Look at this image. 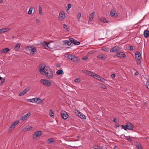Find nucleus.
I'll list each match as a JSON object with an SVG mask.
<instances>
[{"label":"nucleus","instance_id":"5701e85b","mask_svg":"<svg viewBox=\"0 0 149 149\" xmlns=\"http://www.w3.org/2000/svg\"><path fill=\"white\" fill-rule=\"evenodd\" d=\"M20 45L19 43H18L16 44V45L15 46L14 49L16 51H18L20 48Z\"/></svg>","mask_w":149,"mask_h":149},{"label":"nucleus","instance_id":"f03ea898","mask_svg":"<svg viewBox=\"0 0 149 149\" xmlns=\"http://www.w3.org/2000/svg\"><path fill=\"white\" fill-rule=\"evenodd\" d=\"M40 82L42 84L47 87H49L52 85L51 82L49 80L45 79H41Z\"/></svg>","mask_w":149,"mask_h":149},{"label":"nucleus","instance_id":"473e14b6","mask_svg":"<svg viewBox=\"0 0 149 149\" xmlns=\"http://www.w3.org/2000/svg\"><path fill=\"white\" fill-rule=\"evenodd\" d=\"M63 72V71L62 70H59L57 71L56 73L58 75H61Z\"/></svg>","mask_w":149,"mask_h":149},{"label":"nucleus","instance_id":"7ed1b4c3","mask_svg":"<svg viewBox=\"0 0 149 149\" xmlns=\"http://www.w3.org/2000/svg\"><path fill=\"white\" fill-rule=\"evenodd\" d=\"M135 57L136 60L137 64L140 65L141 63L142 57L140 52H137L135 54Z\"/></svg>","mask_w":149,"mask_h":149},{"label":"nucleus","instance_id":"bf43d9fd","mask_svg":"<svg viewBox=\"0 0 149 149\" xmlns=\"http://www.w3.org/2000/svg\"><path fill=\"white\" fill-rule=\"evenodd\" d=\"M133 49V47L132 46H131V50Z\"/></svg>","mask_w":149,"mask_h":149},{"label":"nucleus","instance_id":"864d4df0","mask_svg":"<svg viewBox=\"0 0 149 149\" xmlns=\"http://www.w3.org/2000/svg\"><path fill=\"white\" fill-rule=\"evenodd\" d=\"M102 17L99 19V22H102Z\"/></svg>","mask_w":149,"mask_h":149},{"label":"nucleus","instance_id":"79ce46f5","mask_svg":"<svg viewBox=\"0 0 149 149\" xmlns=\"http://www.w3.org/2000/svg\"><path fill=\"white\" fill-rule=\"evenodd\" d=\"M81 80L80 78H78L75 79L74 81L75 82L79 83L81 81Z\"/></svg>","mask_w":149,"mask_h":149},{"label":"nucleus","instance_id":"1a4fd4ad","mask_svg":"<svg viewBox=\"0 0 149 149\" xmlns=\"http://www.w3.org/2000/svg\"><path fill=\"white\" fill-rule=\"evenodd\" d=\"M19 121L18 120H17L14 122L10 125L9 128V131H12L15 127L16 125L17 124Z\"/></svg>","mask_w":149,"mask_h":149},{"label":"nucleus","instance_id":"2f4dec72","mask_svg":"<svg viewBox=\"0 0 149 149\" xmlns=\"http://www.w3.org/2000/svg\"><path fill=\"white\" fill-rule=\"evenodd\" d=\"M72 60L74 62H77L79 60V58L77 57L74 56Z\"/></svg>","mask_w":149,"mask_h":149},{"label":"nucleus","instance_id":"ea45409f","mask_svg":"<svg viewBox=\"0 0 149 149\" xmlns=\"http://www.w3.org/2000/svg\"><path fill=\"white\" fill-rule=\"evenodd\" d=\"M33 9V8L32 7H31L28 11V13L30 15L32 14V10Z\"/></svg>","mask_w":149,"mask_h":149},{"label":"nucleus","instance_id":"f8f14e48","mask_svg":"<svg viewBox=\"0 0 149 149\" xmlns=\"http://www.w3.org/2000/svg\"><path fill=\"white\" fill-rule=\"evenodd\" d=\"M110 15L111 17H113L114 18L117 17L118 16V13H116L115 9H113L111 10Z\"/></svg>","mask_w":149,"mask_h":149},{"label":"nucleus","instance_id":"f257e3e1","mask_svg":"<svg viewBox=\"0 0 149 149\" xmlns=\"http://www.w3.org/2000/svg\"><path fill=\"white\" fill-rule=\"evenodd\" d=\"M39 70L42 75H45L48 79H52L53 77V72L48 66H46L45 64L39 65Z\"/></svg>","mask_w":149,"mask_h":149},{"label":"nucleus","instance_id":"0eeeda50","mask_svg":"<svg viewBox=\"0 0 149 149\" xmlns=\"http://www.w3.org/2000/svg\"><path fill=\"white\" fill-rule=\"evenodd\" d=\"M31 114V112H29L27 114L22 116H21L20 117V119L22 121H24L26 120L30 116Z\"/></svg>","mask_w":149,"mask_h":149},{"label":"nucleus","instance_id":"412c9836","mask_svg":"<svg viewBox=\"0 0 149 149\" xmlns=\"http://www.w3.org/2000/svg\"><path fill=\"white\" fill-rule=\"evenodd\" d=\"M143 35L146 38L149 37V31L148 29H146L144 32Z\"/></svg>","mask_w":149,"mask_h":149},{"label":"nucleus","instance_id":"6e6552de","mask_svg":"<svg viewBox=\"0 0 149 149\" xmlns=\"http://www.w3.org/2000/svg\"><path fill=\"white\" fill-rule=\"evenodd\" d=\"M121 49V47L117 46L113 47L110 50L111 52H118Z\"/></svg>","mask_w":149,"mask_h":149},{"label":"nucleus","instance_id":"6ab92c4d","mask_svg":"<svg viewBox=\"0 0 149 149\" xmlns=\"http://www.w3.org/2000/svg\"><path fill=\"white\" fill-rule=\"evenodd\" d=\"M10 30L9 28H4L0 29V33H5Z\"/></svg>","mask_w":149,"mask_h":149},{"label":"nucleus","instance_id":"ddd939ff","mask_svg":"<svg viewBox=\"0 0 149 149\" xmlns=\"http://www.w3.org/2000/svg\"><path fill=\"white\" fill-rule=\"evenodd\" d=\"M61 115L62 118L65 120L68 117V115L67 113L64 111L61 112Z\"/></svg>","mask_w":149,"mask_h":149},{"label":"nucleus","instance_id":"0e129e2a","mask_svg":"<svg viewBox=\"0 0 149 149\" xmlns=\"http://www.w3.org/2000/svg\"><path fill=\"white\" fill-rule=\"evenodd\" d=\"M131 73H132V74H133V72H132Z\"/></svg>","mask_w":149,"mask_h":149},{"label":"nucleus","instance_id":"603ef678","mask_svg":"<svg viewBox=\"0 0 149 149\" xmlns=\"http://www.w3.org/2000/svg\"><path fill=\"white\" fill-rule=\"evenodd\" d=\"M111 77L113 78H114L116 77V74H112L111 75Z\"/></svg>","mask_w":149,"mask_h":149},{"label":"nucleus","instance_id":"58836bf2","mask_svg":"<svg viewBox=\"0 0 149 149\" xmlns=\"http://www.w3.org/2000/svg\"><path fill=\"white\" fill-rule=\"evenodd\" d=\"M74 55H72L70 54H68L67 56V58L68 59L72 60V58Z\"/></svg>","mask_w":149,"mask_h":149},{"label":"nucleus","instance_id":"69168bd1","mask_svg":"<svg viewBox=\"0 0 149 149\" xmlns=\"http://www.w3.org/2000/svg\"><path fill=\"white\" fill-rule=\"evenodd\" d=\"M129 48L130 49V47H129Z\"/></svg>","mask_w":149,"mask_h":149},{"label":"nucleus","instance_id":"e433bc0d","mask_svg":"<svg viewBox=\"0 0 149 149\" xmlns=\"http://www.w3.org/2000/svg\"><path fill=\"white\" fill-rule=\"evenodd\" d=\"M93 147L95 149H101L102 147L99 146H97V145H95L93 146Z\"/></svg>","mask_w":149,"mask_h":149},{"label":"nucleus","instance_id":"9d476101","mask_svg":"<svg viewBox=\"0 0 149 149\" xmlns=\"http://www.w3.org/2000/svg\"><path fill=\"white\" fill-rule=\"evenodd\" d=\"M65 17V13L63 11H61L60 12L58 18L59 20L63 21L64 20Z\"/></svg>","mask_w":149,"mask_h":149},{"label":"nucleus","instance_id":"72a5a7b5","mask_svg":"<svg viewBox=\"0 0 149 149\" xmlns=\"http://www.w3.org/2000/svg\"><path fill=\"white\" fill-rule=\"evenodd\" d=\"M38 11L40 15H42V8L40 6H39Z\"/></svg>","mask_w":149,"mask_h":149},{"label":"nucleus","instance_id":"a211bd4d","mask_svg":"<svg viewBox=\"0 0 149 149\" xmlns=\"http://www.w3.org/2000/svg\"><path fill=\"white\" fill-rule=\"evenodd\" d=\"M30 89L29 88H26L24 89L23 91L19 93V95L21 96L25 94L27 92L29 91Z\"/></svg>","mask_w":149,"mask_h":149},{"label":"nucleus","instance_id":"9b49d317","mask_svg":"<svg viewBox=\"0 0 149 149\" xmlns=\"http://www.w3.org/2000/svg\"><path fill=\"white\" fill-rule=\"evenodd\" d=\"M84 73L86 74H88L89 75L91 76L95 77V75H96L94 73L92 72L89 71L87 70H83L82 71Z\"/></svg>","mask_w":149,"mask_h":149},{"label":"nucleus","instance_id":"c85d7f7f","mask_svg":"<svg viewBox=\"0 0 149 149\" xmlns=\"http://www.w3.org/2000/svg\"><path fill=\"white\" fill-rule=\"evenodd\" d=\"M63 26L64 28L67 30V31H68L69 30L70 28L69 27L65 24H63Z\"/></svg>","mask_w":149,"mask_h":149},{"label":"nucleus","instance_id":"2eb2a0df","mask_svg":"<svg viewBox=\"0 0 149 149\" xmlns=\"http://www.w3.org/2000/svg\"><path fill=\"white\" fill-rule=\"evenodd\" d=\"M116 56L120 58H125L126 57L125 54L122 52H119L117 53Z\"/></svg>","mask_w":149,"mask_h":149},{"label":"nucleus","instance_id":"7c9ffc66","mask_svg":"<svg viewBox=\"0 0 149 149\" xmlns=\"http://www.w3.org/2000/svg\"><path fill=\"white\" fill-rule=\"evenodd\" d=\"M49 115L52 118L54 117V111H52V109H51L49 112Z\"/></svg>","mask_w":149,"mask_h":149},{"label":"nucleus","instance_id":"09e8293b","mask_svg":"<svg viewBox=\"0 0 149 149\" xmlns=\"http://www.w3.org/2000/svg\"><path fill=\"white\" fill-rule=\"evenodd\" d=\"M113 121L115 123H116L118 122V120L116 118H113Z\"/></svg>","mask_w":149,"mask_h":149},{"label":"nucleus","instance_id":"49530a36","mask_svg":"<svg viewBox=\"0 0 149 149\" xmlns=\"http://www.w3.org/2000/svg\"><path fill=\"white\" fill-rule=\"evenodd\" d=\"M88 58V57L87 56H86L83 57L82 59V60H85L87 59Z\"/></svg>","mask_w":149,"mask_h":149},{"label":"nucleus","instance_id":"a18cd8bd","mask_svg":"<svg viewBox=\"0 0 149 149\" xmlns=\"http://www.w3.org/2000/svg\"><path fill=\"white\" fill-rule=\"evenodd\" d=\"M33 128V127L31 126H29L27 127L26 128V131H29L31 130Z\"/></svg>","mask_w":149,"mask_h":149},{"label":"nucleus","instance_id":"338daca9","mask_svg":"<svg viewBox=\"0 0 149 149\" xmlns=\"http://www.w3.org/2000/svg\"><path fill=\"white\" fill-rule=\"evenodd\" d=\"M139 38V39H140V40H141V38Z\"/></svg>","mask_w":149,"mask_h":149},{"label":"nucleus","instance_id":"423d86ee","mask_svg":"<svg viewBox=\"0 0 149 149\" xmlns=\"http://www.w3.org/2000/svg\"><path fill=\"white\" fill-rule=\"evenodd\" d=\"M27 101L29 102L33 103L35 102L37 103H40L41 102V100L38 98H33L31 99H28Z\"/></svg>","mask_w":149,"mask_h":149},{"label":"nucleus","instance_id":"de8ad7c7","mask_svg":"<svg viewBox=\"0 0 149 149\" xmlns=\"http://www.w3.org/2000/svg\"><path fill=\"white\" fill-rule=\"evenodd\" d=\"M139 74V73L137 71H136V72L134 73V75L135 76H136L138 75Z\"/></svg>","mask_w":149,"mask_h":149},{"label":"nucleus","instance_id":"5fc2aeb1","mask_svg":"<svg viewBox=\"0 0 149 149\" xmlns=\"http://www.w3.org/2000/svg\"><path fill=\"white\" fill-rule=\"evenodd\" d=\"M133 125L131 124V130H133Z\"/></svg>","mask_w":149,"mask_h":149},{"label":"nucleus","instance_id":"a878e982","mask_svg":"<svg viewBox=\"0 0 149 149\" xmlns=\"http://www.w3.org/2000/svg\"><path fill=\"white\" fill-rule=\"evenodd\" d=\"M135 145L136 146L138 149H143L141 145L140 144V143H136L135 144Z\"/></svg>","mask_w":149,"mask_h":149},{"label":"nucleus","instance_id":"13d9d810","mask_svg":"<svg viewBox=\"0 0 149 149\" xmlns=\"http://www.w3.org/2000/svg\"><path fill=\"white\" fill-rule=\"evenodd\" d=\"M3 3V1L2 0H0V3Z\"/></svg>","mask_w":149,"mask_h":149},{"label":"nucleus","instance_id":"393cba45","mask_svg":"<svg viewBox=\"0 0 149 149\" xmlns=\"http://www.w3.org/2000/svg\"><path fill=\"white\" fill-rule=\"evenodd\" d=\"M97 57L98 58H100L101 59H103L104 60L106 59V57H105L104 56V54H99V55H98L97 56Z\"/></svg>","mask_w":149,"mask_h":149},{"label":"nucleus","instance_id":"c03bdc74","mask_svg":"<svg viewBox=\"0 0 149 149\" xmlns=\"http://www.w3.org/2000/svg\"><path fill=\"white\" fill-rule=\"evenodd\" d=\"M146 86L147 88L149 89V79H148L146 83Z\"/></svg>","mask_w":149,"mask_h":149},{"label":"nucleus","instance_id":"cd10ccee","mask_svg":"<svg viewBox=\"0 0 149 149\" xmlns=\"http://www.w3.org/2000/svg\"><path fill=\"white\" fill-rule=\"evenodd\" d=\"M64 42L65 44L67 45H70L72 44V42H71V41L70 40H65Z\"/></svg>","mask_w":149,"mask_h":149},{"label":"nucleus","instance_id":"8fccbe9b","mask_svg":"<svg viewBox=\"0 0 149 149\" xmlns=\"http://www.w3.org/2000/svg\"><path fill=\"white\" fill-rule=\"evenodd\" d=\"M4 81H5L4 79L1 80V84H2L4 82Z\"/></svg>","mask_w":149,"mask_h":149},{"label":"nucleus","instance_id":"37998d69","mask_svg":"<svg viewBox=\"0 0 149 149\" xmlns=\"http://www.w3.org/2000/svg\"><path fill=\"white\" fill-rule=\"evenodd\" d=\"M102 22L106 23H108V21L104 17L102 18Z\"/></svg>","mask_w":149,"mask_h":149},{"label":"nucleus","instance_id":"20e7f679","mask_svg":"<svg viewBox=\"0 0 149 149\" xmlns=\"http://www.w3.org/2000/svg\"><path fill=\"white\" fill-rule=\"evenodd\" d=\"M74 112L76 114L82 119L85 120L86 119V116L77 109H74Z\"/></svg>","mask_w":149,"mask_h":149},{"label":"nucleus","instance_id":"c756f323","mask_svg":"<svg viewBox=\"0 0 149 149\" xmlns=\"http://www.w3.org/2000/svg\"><path fill=\"white\" fill-rule=\"evenodd\" d=\"M54 140L52 138L49 139L47 140V143L49 144H50L54 142Z\"/></svg>","mask_w":149,"mask_h":149},{"label":"nucleus","instance_id":"bb28decb","mask_svg":"<svg viewBox=\"0 0 149 149\" xmlns=\"http://www.w3.org/2000/svg\"><path fill=\"white\" fill-rule=\"evenodd\" d=\"M122 129H124L125 130H126L127 129H128L130 130V128L128 126V125H127L126 126H125L123 125H122Z\"/></svg>","mask_w":149,"mask_h":149},{"label":"nucleus","instance_id":"052dcab7","mask_svg":"<svg viewBox=\"0 0 149 149\" xmlns=\"http://www.w3.org/2000/svg\"><path fill=\"white\" fill-rule=\"evenodd\" d=\"M1 79H2V77H0V80Z\"/></svg>","mask_w":149,"mask_h":149},{"label":"nucleus","instance_id":"a19ab883","mask_svg":"<svg viewBox=\"0 0 149 149\" xmlns=\"http://www.w3.org/2000/svg\"><path fill=\"white\" fill-rule=\"evenodd\" d=\"M81 13H79L77 15V19H78V20L79 21H80V17H81Z\"/></svg>","mask_w":149,"mask_h":149},{"label":"nucleus","instance_id":"3c124183","mask_svg":"<svg viewBox=\"0 0 149 149\" xmlns=\"http://www.w3.org/2000/svg\"><path fill=\"white\" fill-rule=\"evenodd\" d=\"M143 106L144 107H146L147 106V103L146 102H144L143 103Z\"/></svg>","mask_w":149,"mask_h":149},{"label":"nucleus","instance_id":"4c0bfd02","mask_svg":"<svg viewBox=\"0 0 149 149\" xmlns=\"http://www.w3.org/2000/svg\"><path fill=\"white\" fill-rule=\"evenodd\" d=\"M101 49L105 52H108L109 51L108 48L107 47H103L101 48Z\"/></svg>","mask_w":149,"mask_h":149},{"label":"nucleus","instance_id":"f3484780","mask_svg":"<svg viewBox=\"0 0 149 149\" xmlns=\"http://www.w3.org/2000/svg\"><path fill=\"white\" fill-rule=\"evenodd\" d=\"M94 78H97L98 80L103 82H104L106 81V79H104L103 78L100 76L99 75L97 74H96V75H95V77Z\"/></svg>","mask_w":149,"mask_h":149},{"label":"nucleus","instance_id":"b1692460","mask_svg":"<svg viewBox=\"0 0 149 149\" xmlns=\"http://www.w3.org/2000/svg\"><path fill=\"white\" fill-rule=\"evenodd\" d=\"M41 44L46 49H48V43L43 42L41 43Z\"/></svg>","mask_w":149,"mask_h":149},{"label":"nucleus","instance_id":"aec40b11","mask_svg":"<svg viewBox=\"0 0 149 149\" xmlns=\"http://www.w3.org/2000/svg\"><path fill=\"white\" fill-rule=\"evenodd\" d=\"M95 15V12L94 11L92 12L90 14L89 21L90 22H91L93 19V18Z\"/></svg>","mask_w":149,"mask_h":149},{"label":"nucleus","instance_id":"4468645a","mask_svg":"<svg viewBox=\"0 0 149 149\" xmlns=\"http://www.w3.org/2000/svg\"><path fill=\"white\" fill-rule=\"evenodd\" d=\"M69 40H70L72 43H73L75 45H79L80 44V42L73 38H69Z\"/></svg>","mask_w":149,"mask_h":149},{"label":"nucleus","instance_id":"39448f33","mask_svg":"<svg viewBox=\"0 0 149 149\" xmlns=\"http://www.w3.org/2000/svg\"><path fill=\"white\" fill-rule=\"evenodd\" d=\"M42 134L41 131L38 130L34 132L33 135V138L34 139H36L37 137L40 136Z\"/></svg>","mask_w":149,"mask_h":149},{"label":"nucleus","instance_id":"680f3d73","mask_svg":"<svg viewBox=\"0 0 149 149\" xmlns=\"http://www.w3.org/2000/svg\"><path fill=\"white\" fill-rule=\"evenodd\" d=\"M114 149H115V148H116V146H114Z\"/></svg>","mask_w":149,"mask_h":149},{"label":"nucleus","instance_id":"4be33fe9","mask_svg":"<svg viewBox=\"0 0 149 149\" xmlns=\"http://www.w3.org/2000/svg\"><path fill=\"white\" fill-rule=\"evenodd\" d=\"M9 51V49L8 48H5L3 50L0 51V53L2 54L3 53H6Z\"/></svg>","mask_w":149,"mask_h":149},{"label":"nucleus","instance_id":"e2e57ef3","mask_svg":"<svg viewBox=\"0 0 149 149\" xmlns=\"http://www.w3.org/2000/svg\"><path fill=\"white\" fill-rule=\"evenodd\" d=\"M70 0H67V1H70Z\"/></svg>","mask_w":149,"mask_h":149},{"label":"nucleus","instance_id":"4d7b16f0","mask_svg":"<svg viewBox=\"0 0 149 149\" xmlns=\"http://www.w3.org/2000/svg\"><path fill=\"white\" fill-rule=\"evenodd\" d=\"M36 21H37V22H39V19H37Z\"/></svg>","mask_w":149,"mask_h":149},{"label":"nucleus","instance_id":"6e6d98bb","mask_svg":"<svg viewBox=\"0 0 149 149\" xmlns=\"http://www.w3.org/2000/svg\"><path fill=\"white\" fill-rule=\"evenodd\" d=\"M127 140L129 141H130V138L128 137L127 138Z\"/></svg>","mask_w":149,"mask_h":149},{"label":"nucleus","instance_id":"f704fd0d","mask_svg":"<svg viewBox=\"0 0 149 149\" xmlns=\"http://www.w3.org/2000/svg\"><path fill=\"white\" fill-rule=\"evenodd\" d=\"M36 51V49L35 47L32 48L31 51V53L34 54Z\"/></svg>","mask_w":149,"mask_h":149},{"label":"nucleus","instance_id":"c9c22d12","mask_svg":"<svg viewBox=\"0 0 149 149\" xmlns=\"http://www.w3.org/2000/svg\"><path fill=\"white\" fill-rule=\"evenodd\" d=\"M72 7V5L71 4H68L67 6L66 7V10H69Z\"/></svg>","mask_w":149,"mask_h":149},{"label":"nucleus","instance_id":"dca6fc26","mask_svg":"<svg viewBox=\"0 0 149 149\" xmlns=\"http://www.w3.org/2000/svg\"><path fill=\"white\" fill-rule=\"evenodd\" d=\"M56 45L55 43L54 42H52L48 43V49H52L55 47Z\"/></svg>","mask_w":149,"mask_h":149}]
</instances>
